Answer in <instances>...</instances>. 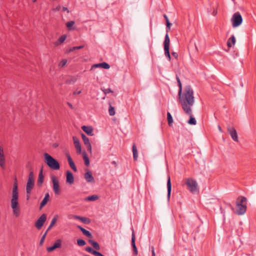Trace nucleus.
<instances>
[{"label": "nucleus", "mask_w": 256, "mask_h": 256, "mask_svg": "<svg viewBox=\"0 0 256 256\" xmlns=\"http://www.w3.org/2000/svg\"><path fill=\"white\" fill-rule=\"evenodd\" d=\"M179 102L184 112L188 114L192 113L191 107L194 103V92L189 86L184 88V92L178 93Z\"/></svg>", "instance_id": "obj_1"}, {"label": "nucleus", "mask_w": 256, "mask_h": 256, "mask_svg": "<svg viewBox=\"0 0 256 256\" xmlns=\"http://www.w3.org/2000/svg\"><path fill=\"white\" fill-rule=\"evenodd\" d=\"M18 185L16 180L12 188V197L10 200L11 207L12 209L14 215L18 217L20 214V208L18 202Z\"/></svg>", "instance_id": "obj_2"}, {"label": "nucleus", "mask_w": 256, "mask_h": 256, "mask_svg": "<svg viewBox=\"0 0 256 256\" xmlns=\"http://www.w3.org/2000/svg\"><path fill=\"white\" fill-rule=\"evenodd\" d=\"M246 198L244 196L238 197L236 202V214L240 215L245 213L246 210Z\"/></svg>", "instance_id": "obj_3"}, {"label": "nucleus", "mask_w": 256, "mask_h": 256, "mask_svg": "<svg viewBox=\"0 0 256 256\" xmlns=\"http://www.w3.org/2000/svg\"><path fill=\"white\" fill-rule=\"evenodd\" d=\"M46 162L47 165L52 170H58L60 166L58 162L54 158L51 156L47 153L44 154Z\"/></svg>", "instance_id": "obj_4"}, {"label": "nucleus", "mask_w": 256, "mask_h": 256, "mask_svg": "<svg viewBox=\"0 0 256 256\" xmlns=\"http://www.w3.org/2000/svg\"><path fill=\"white\" fill-rule=\"evenodd\" d=\"M34 184V178L33 172H30L26 186V196L28 200Z\"/></svg>", "instance_id": "obj_5"}, {"label": "nucleus", "mask_w": 256, "mask_h": 256, "mask_svg": "<svg viewBox=\"0 0 256 256\" xmlns=\"http://www.w3.org/2000/svg\"><path fill=\"white\" fill-rule=\"evenodd\" d=\"M185 184L188 189L192 193H195L198 191V186L196 182L191 178L185 180Z\"/></svg>", "instance_id": "obj_6"}, {"label": "nucleus", "mask_w": 256, "mask_h": 256, "mask_svg": "<svg viewBox=\"0 0 256 256\" xmlns=\"http://www.w3.org/2000/svg\"><path fill=\"white\" fill-rule=\"evenodd\" d=\"M51 180L52 183V188L54 193L56 195H60L61 193V189L58 178L56 176H51Z\"/></svg>", "instance_id": "obj_7"}, {"label": "nucleus", "mask_w": 256, "mask_h": 256, "mask_svg": "<svg viewBox=\"0 0 256 256\" xmlns=\"http://www.w3.org/2000/svg\"><path fill=\"white\" fill-rule=\"evenodd\" d=\"M231 22L234 28L240 26L242 22L240 14L238 12L234 13L231 18Z\"/></svg>", "instance_id": "obj_8"}, {"label": "nucleus", "mask_w": 256, "mask_h": 256, "mask_svg": "<svg viewBox=\"0 0 256 256\" xmlns=\"http://www.w3.org/2000/svg\"><path fill=\"white\" fill-rule=\"evenodd\" d=\"M0 167L2 170H4L6 168V156L4 147L2 145H0Z\"/></svg>", "instance_id": "obj_9"}, {"label": "nucleus", "mask_w": 256, "mask_h": 256, "mask_svg": "<svg viewBox=\"0 0 256 256\" xmlns=\"http://www.w3.org/2000/svg\"><path fill=\"white\" fill-rule=\"evenodd\" d=\"M46 220V214H42L36 222L35 226L38 230H40L43 226Z\"/></svg>", "instance_id": "obj_10"}, {"label": "nucleus", "mask_w": 256, "mask_h": 256, "mask_svg": "<svg viewBox=\"0 0 256 256\" xmlns=\"http://www.w3.org/2000/svg\"><path fill=\"white\" fill-rule=\"evenodd\" d=\"M62 246V240L60 239L57 240L54 245L52 246L48 247L46 248V250L48 252H51L53 250H54L55 249L58 248H60Z\"/></svg>", "instance_id": "obj_11"}, {"label": "nucleus", "mask_w": 256, "mask_h": 256, "mask_svg": "<svg viewBox=\"0 0 256 256\" xmlns=\"http://www.w3.org/2000/svg\"><path fill=\"white\" fill-rule=\"evenodd\" d=\"M228 130L232 139L235 142H238V134L235 128L233 127H229Z\"/></svg>", "instance_id": "obj_12"}, {"label": "nucleus", "mask_w": 256, "mask_h": 256, "mask_svg": "<svg viewBox=\"0 0 256 256\" xmlns=\"http://www.w3.org/2000/svg\"><path fill=\"white\" fill-rule=\"evenodd\" d=\"M82 138L83 140L84 144L86 146L88 150L92 153V146L90 143V142L89 139L88 137H86L84 134H82Z\"/></svg>", "instance_id": "obj_13"}, {"label": "nucleus", "mask_w": 256, "mask_h": 256, "mask_svg": "<svg viewBox=\"0 0 256 256\" xmlns=\"http://www.w3.org/2000/svg\"><path fill=\"white\" fill-rule=\"evenodd\" d=\"M86 172L84 174V178L88 182H94V179L92 175V173L88 170H86Z\"/></svg>", "instance_id": "obj_14"}, {"label": "nucleus", "mask_w": 256, "mask_h": 256, "mask_svg": "<svg viewBox=\"0 0 256 256\" xmlns=\"http://www.w3.org/2000/svg\"><path fill=\"white\" fill-rule=\"evenodd\" d=\"M72 139L76 152L78 154H80L82 152V148L80 141L76 136H74Z\"/></svg>", "instance_id": "obj_15"}, {"label": "nucleus", "mask_w": 256, "mask_h": 256, "mask_svg": "<svg viewBox=\"0 0 256 256\" xmlns=\"http://www.w3.org/2000/svg\"><path fill=\"white\" fill-rule=\"evenodd\" d=\"M66 182L69 184H72L74 182V178L72 174L70 172L67 171L66 172Z\"/></svg>", "instance_id": "obj_16"}, {"label": "nucleus", "mask_w": 256, "mask_h": 256, "mask_svg": "<svg viewBox=\"0 0 256 256\" xmlns=\"http://www.w3.org/2000/svg\"><path fill=\"white\" fill-rule=\"evenodd\" d=\"M82 129L88 134L93 136V128L92 126H84L82 127Z\"/></svg>", "instance_id": "obj_17"}, {"label": "nucleus", "mask_w": 256, "mask_h": 256, "mask_svg": "<svg viewBox=\"0 0 256 256\" xmlns=\"http://www.w3.org/2000/svg\"><path fill=\"white\" fill-rule=\"evenodd\" d=\"M73 218L77 220H79L80 221H82V222L86 224H88L90 222V220L88 218H85V217H81L80 216H72Z\"/></svg>", "instance_id": "obj_18"}, {"label": "nucleus", "mask_w": 256, "mask_h": 256, "mask_svg": "<svg viewBox=\"0 0 256 256\" xmlns=\"http://www.w3.org/2000/svg\"><path fill=\"white\" fill-rule=\"evenodd\" d=\"M135 240H136L135 236H134V233L133 232L132 234V246L133 248V251H134V254L135 256H136L138 254V250H137V248H136V246Z\"/></svg>", "instance_id": "obj_19"}, {"label": "nucleus", "mask_w": 256, "mask_h": 256, "mask_svg": "<svg viewBox=\"0 0 256 256\" xmlns=\"http://www.w3.org/2000/svg\"><path fill=\"white\" fill-rule=\"evenodd\" d=\"M236 44V38L234 36H232L228 40L227 46L228 48H231Z\"/></svg>", "instance_id": "obj_20"}, {"label": "nucleus", "mask_w": 256, "mask_h": 256, "mask_svg": "<svg viewBox=\"0 0 256 256\" xmlns=\"http://www.w3.org/2000/svg\"><path fill=\"white\" fill-rule=\"evenodd\" d=\"M67 158H68V160L70 167L74 172H76V170H77L76 168L72 158H71L70 156L68 154H67Z\"/></svg>", "instance_id": "obj_21"}, {"label": "nucleus", "mask_w": 256, "mask_h": 256, "mask_svg": "<svg viewBox=\"0 0 256 256\" xmlns=\"http://www.w3.org/2000/svg\"><path fill=\"white\" fill-rule=\"evenodd\" d=\"M58 214L54 215V218H52V219L51 221L50 225L49 226L48 228L47 229V232H48L52 228V227L56 223V222L58 220Z\"/></svg>", "instance_id": "obj_22"}, {"label": "nucleus", "mask_w": 256, "mask_h": 256, "mask_svg": "<svg viewBox=\"0 0 256 256\" xmlns=\"http://www.w3.org/2000/svg\"><path fill=\"white\" fill-rule=\"evenodd\" d=\"M50 200V196L48 193L45 194L44 198L42 200V202L40 203V208L44 206Z\"/></svg>", "instance_id": "obj_23"}, {"label": "nucleus", "mask_w": 256, "mask_h": 256, "mask_svg": "<svg viewBox=\"0 0 256 256\" xmlns=\"http://www.w3.org/2000/svg\"><path fill=\"white\" fill-rule=\"evenodd\" d=\"M167 188H168V196L169 198L170 195V192H171V190H172L170 178L169 176L168 177Z\"/></svg>", "instance_id": "obj_24"}, {"label": "nucleus", "mask_w": 256, "mask_h": 256, "mask_svg": "<svg viewBox=\"0 0 256 256\" xmlns=\"http://www.w3.org/2000/svg\"><path fill=\"white\" fill-rule=\"evenodd\" d=\"M170 40L168 34H166L165 36V39L164 42V48H169Z\"/></svg>", "instance_id": "obj_25"}, {"label": "nucleus", "mask_w": 256, "mask_h": 256, "mask_svg": "<svg viewBox=\"0 0 256 256\" xmlns=\"http://www.w3.org/2000/svg\"><path fill=\"white\" fill-rule=\"evenodd\" d=\"M132 152L134 159V160H136L138 158V152L136 147L135 144H134L132 146Z\"/></svg>", "instance_id": "obj_26"}, {"label": "nucleus", "mask_w": 256, "mask_h": 256, "mask_svg": "<svg viewBox=\"0 0 256 256\" xmlns=\"http://www.w3.org/2000/svg\"><path fill=\"white\" fill-rule=\"evenodd\" d=\"M78 228L80 229V230L82 231L84 234L85 236L88 238L92 237V234L89 231L86 230V229L82 228L80 226H78Z\"/></svg>", "instance_id": "obj_27"}, {"label": "nucleus", "mask_w": 256, "mask_h": 256, "mask_svg": "<svg viewBox=\"0 0 256 256\" xmlns=\"http://www.w3.org/2000/svg\"><path fill=\"white\" fill-rule=\"evenodd\" d=\"M66 38V36L64 34L58 40V41L56 42V45L58 46L59 44L63 43Z\"/></svg>", "instance_id": "obj_28"}, {"label": "nucleus", "mask_w": 256, "mask_h": 256, "mask_svg": "<svg viewBox=\"0 0 256 256\" xmlns=\"http://www.w3.org/2000/svg\"><path fill=\"white\" fill-rule=\"evenodd\" d=\"M89 242L92 246L95 249H96L97 250H99L100 249V246L97 242H94L91 240H89Z\"/></svg>", "instance_id": "obj_29"}, {"label": "nucleus", "mask_w": 256, "mask_h": 256, "mask_svg": "<svg viewBox=\"0 0 256 256\" xmlns=\"http://www.w3.org/2000/svg\"><path fill=\"white\" fill-rule=\"evenodd\" d=\"M82 156H83V158H84L85 164L86 166H88L90 164V161H89L88 158L85 152H84L82 153Z\"/></svg>", "instance_id": "obj_30"}, {"label": "nucleus", "mask_w": 256, "mask_h": 256, "mask_svg": "<svg viewBox=\"0 0 256 256\" xmlns=\"http://www.w3.org/2000/svg\"><path fill=\"white\" fill-rule=\"evenodd\" d=\"M44 176L42 175V170H41L40 172V173L39 176H38V184H40V185L42 184L44 182Z\"/></svg>", "instance_id": "obj_31"}, {"label": "nucleus", "mask_w": 256, "mask_h": 256, "mask_svg": "<svg viewBox=\"0 0 256 256\" xmlns=\"http://www.w3.org/2000/svg\"><path fill=\"white\" fill-rule=\"evenodd\" d=\"M188 115L190 116V119L188 121V123L191 125L196 124V120H195V118L192 117V112L190 114H188Z\"/></svg>", "instance_id": "obj_32"}, {"label": "nucleus", "mask_w": 256, "mask_h": 256, "mask_svg": "<svg viewBox=\"0 0 256 256\" xmlns=\"http://www.w3.org/2000/svg\"><path fill=\"white\" fill-rule=\"evenodd\" d=\"M98 197L97 196L92 195V196L86 197L85 198V200H88V201H94V200H98Z\"/></svg>", "instance_id": "obj_33"}, {"label": "nucleus", "mask_w": 256, "mask_h": 256, "mask_svg": "<svg viewBox=\"0 0 256 256\" xmlns=\"http://www.w3.org/2000/svg\"><path fill=\"white\" fill-rule=\"evenodd\" d=\"M167 119L168 124L170 126L173 122V120L169 112L167 113Z\"/></svg>", "instance_id": "obj_34"}, {"label": "nucleus", "mask_w": 256, "mask_h": 256, "mask_svg": "<svg viewBox=\"0 0 256 256\" xmlns=\"http://www.w3.org/2000/svg\"><path fill=\"white\" fill-rule=\"evenodd\" d=\"M108 112L110 116H114L115 114L114 108L112 106H110L108 109Z\"/></svg>", "instance_id": "obj_35"}, {"label": "nucleus", "mask_w": 256, "mask_h": 256, "mask_svg": "<svg viewBox=\"0 0 256 256\" xmlns=\"http://www.w3.org/2000/svg\"><path fill=\"white\" fill-rule=\"evenodd\" d=\"M164 54H165L166 56L168 58V60H170L171 58H170V54L169 48H164Z\"/></svg>", "instance_id": "obj_36"}, {"label": "nucleus", "mask_w": 256, "mask_h": 256, "mask_svg": "<svg viewBox=\"0 0 256 256\" xmlns=\"http://www.w3.org/2000/svg\"><path fill=\"white\" fill-rule=\"evenodd\" d=\"M176 80L178 82V86L179 87L178 93H180L182 91V85L178 77L176 78Z\"/></svg>", "instance_id": "obj_37"}, {"label": "nucleus", "mask_w": 256, "mask_h": 256, "mask_svg": "<svg viewBox=\"0 0 256 256\" xmlns=\"http://www.w3.org/2000/svg\"><path fill=\"white\" fill-rule=\"evenodd\" d=\"M78 244L80 246H83L86 244V242L84 240L78 239L77 240Z\"/></svg>", "instance_id": "obj_38"}, {"label": "nucleus", "mask_w": 256, "mask_h": 256, "mask_svg": "<svg viewBox=\"0 0 256 256\" xmlns=\"http://www.w3.org/2000/svg\"><path fill=\"white\" fill-rule=\"evenodd\" d=\"M48 232H47V230H46V232H45V233L43 235V236H42V238H41V240L40 242V245H42L43 244Z\"/></svg>", "instance_id": "obj_39"}, {"label": "nucleus", "mask_w": 256, "mask_h": 256, "mask_svg": "<svg viewBox=\"0 0 256 256\" xmlns=\"http://www.w3.org/2000/svg\"><path fill=\"white\" fill-rule=\"evenodd\" d=\"M74 21H70L66 24V26L68 30H70L71 27L74 26Z\"/></svg>", "instance_id": "obj_40"}, {"label": "nucleus", "mask_w": 256, "mask_h": 256, "mask_svg": "<svg viewBox=\"0 0 256 256\" xmlns=\"http://www.w3.org/2000/svg\"><path fill=\"white\" fill-rule=\"evenodd\" d=\"M66 62H67L66 60L64 59V60H62L59 63V66H60V67L64 66L66 64Z\"/></svg>", "instance_id": "obj_41"}, {"label": "nucleus", "mask_w": 256, "mask_h": 256, "mask_svg": "<svg viewBox=\"0 0 256 256\" xmlns=\"http://www.w3.org/2000/svg\"><path fill=\"white\" fill-rule=\"evenodd\" d=\"M110 68V66L108 64H107L105 62L102 63V68H105V69H108Z\"/></svg>", "instance_id": "obj_42"}, {"label": "nucleus", "mask_w": 256, "mask_h": 256, "mask_svg": "<svg viewBox=\"0 0 256 256\" xmlns=\"http://www.w3.org/2000/svg\"><path fill=\"white\" fill-rule=\"evenodd\" d=\"M84 47V46H74V47L72 48H70V51L72 52V51L76 50L81 49V48H83Z\"/></svg>", "instance_id": "obj_43"}, {"label": "nucleus", "mask_w": 256, "mask_h": 256, "mask_svg": "<svg viewBox=\"0 0 256 256\" xmlns=\"http://www.w3.org/2000/svg\"><path fill=\"white\" fill-rule=\"evenodd\" d=\"M92 254H94L95 256H104L101 253H100V252H98L97 251H96V250H94Z\"/></svg>", "instance_id": "obj_44"}, {"label": "nucleus", "mask_w": 256, "mask_h": 256, "mask_svg": "<svg viewBox=\"0 0 256 256\" xmlns=\"http://www.w3.org/2000/svg\"><path fill=\"white\" fill-rule=\"evenodd\" d=\"M102 68V63L98 64H94L92 66V69L94 68Z\"/></svg>", "instance_id": "obj_45"}, {"label": "nucleus", "mask_w": 256, "mask_h": 256, "mask_svg": "<svg viewBox=\"0 0 256 256\" xmlns=\"http://www.w3.org/2000/svg\"><path fill=\"white\" fill-rule=\"evenodd\" d=\"M86 250L88 252H90L92 254L93 253V252L94 250L92 248L90 247H87L86 248Z\"/></svg>", "instance_id": "obj_46"}, {"label": "nucleus", "mask_w": 256, "mask_h": 256, "mask_svg": "<svg viewBox=\"0 0 256 256\" xmlns=\"http://www.w3.org/2000/svg\"><path fill=\"white\" fill-rule=\"evenodd\" d=\"M104 92L105 94H108L110 92H112V90L110 89V88H106V89H105L104 90Z\"/></svg>", "instance_id": "obj_47"}, {"label": "nucleus", "mask_w": 256, "mask_h": 256, "mask_svg": "<svg viewBox=\"0 0 256 256\" xmlns=\"http://www.w3.org/2000/svg\"><path fill=\"white\" fill-rule=\"evenodd\" d=\"M171 25H172L171 23L168 20H167V22H166V28H167V29L170 30V26Z\"/></svg>", "instance_id": "obj_48"}, {"label": "nucleus", "mask_w": 256, "mask_h": 256, "mask_svg": "<svg viewBox=\"0 0 256 256\" xmlns=\"http://www.w3.org/2000/svg\"><path fill=\"white\" fill-rule=\"evenodd\" d=\"M172 56H174L176 59H178V54L177 52H172Z\"/></svg>", "instance_id": "obj_49"}, {"label": "nucleus", "mask_w": 256, "mask_h": 256, "mask_svg": "<svg viewBox=\"0 0 256 256\" xmlns=\"http://www.w3.org/2000/svg\"><path fill=\"white\" fill-rule=\"evenodd\" d=\"M152 256H156L155 252H154V247L152 248Z\"/></svg>", "instance_id": "obj_50"}, {"label": "nucleus", "mask_w": 256, "mask_h": 256, "mask_svg": "<svg viewBox=\"0 0 256 256\" xmlns=\"http://www.w3.org/2000/svg\"><path fill=\"white\" fill-rule=\"evenodd\" d=\"M81 93V90H76L74 92V94H80Z\"/></svg>", "instance_id": "obj_51"}, {"label": "nucleus", "mask_w": 256, "mask_h": 256, "mask_svg": "<svg viewBox=\"0 0 256 256\" xmlns=\"http://www.w3.org/2000/svg\"><path fill=\"white\" fill-rule=\"evenodd\" d=\"M217 14V10H214L212 12V14L214 16H216V14Z\"/></svg>", "instance_id": "obj_52"}, {"label": "nucleus", "mask_w": 256, "mask_h": 256, "mask_svg": "<svg viewBox=\"0 0 256 256\" xmlns=\"http://www.w3.org/2000/svg\"><path fill=\"white\" fill-rule=\"evenodd\" d=\"M67 104H68V105L70 106V108H72H72H73V106H72V104H70V102H67Z\"/></svg>", "instance_id": "obj_53"}, {"label": "nucleus", "mask_w": 256, "mask_h": 256, "mask_svg": "<svg viewBox=\"0 0 256 256\" xmlns=\"http://www.w3.org/2000/svg\"><path fill=\"white\" fill-rule=\"evenodd\" d=\"M164 18L166 20V21L167 22V20H168V16L165 14L164 15Z\"/></svg>", "instance_id": "obj_54"}, {"label": "nucleus", "mask_w": 256, "mask_h": 256, "mask_svg": "<svg viewBox=\"0 0 256 256\" xmlns=\"http://www.w3.org/2000/svg\"><path fill=\"white\" fill-rule=\"evenodd\" d=\"M218 130H219L220 132H222V128H221V127L220 126H218Z\"/></svg>", "instance_id": "obj_55"}, {"label": "nucleus", "mask_w": 256, "mask_h": 256, "mask_svg": "<svg viewBox=\"0 0 256 256\" xmlns=\"http://www.w3.org/2000/svg\"><path fill=\"white\" fill-rule=\"evenodd\" d=\"M32 1L33 2H35L36 1V0H32Z\"/></svg>", "instance_id": "obj_56"}]
</instances>
